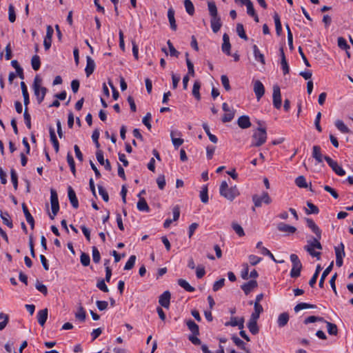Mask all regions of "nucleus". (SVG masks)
<instances>
[{
  "mask_svg": "<svg viewBox=\"0 0 353 353\" xmlns=\"http://www.w3.org/2000/svg\"><path fill=\"white\" fill-rule=\"evenodd\" d=\"M259 127H258L253 132L252 136V142L251 146L260 147L263 145L267 140L266 128L261 127V123L259 122Z\"/></svg>",
  "mask_w": 353,
  "mask_h": 353,
  "instance_id": "obj_1",
  "label": "nucleus"
},
{
  "mask_svg": "<svg viewBox=\"0 0 353 353\" xmlns=\"http://www.w3.org/2000/svg\"><path fill=\"white\" fill-rule=\"evenodd\" d=\"M219 193L221 196H223L226 199L232 201L237 196L239 195V192L236 185L229 188L228 183L225 181L221 182Z\"/></svg>",
  "mask_w": 353,
  "mask_h": 353,
  "instance_id": "obj_2",
  "label": "nucleus"
},
{
  "mask_svg": "<svg viewBox=\"0 0 353 353\" xmlns=\"http://www.w3.org/2000/svg\"><path fill=\"white\" fill-rule=\"evenodd\" d=\"M290 260L292 263V268L290 272V276L292 278H297L301 274V271L302 269L301 262L299 260L298 256L295 254H292L290 255Z\"/></svg>",
  "mask_w": 353,
  "mask_h": 353,
  "instance_id": "obj_3",
  "label": "nucleus"
},
{
  "mask_svg": "<svg viewBox=\"0 0 353 353\" xmlns=\"http://www.w3.org/2000/svg\"><path fill=\"white\" fill-rule=\"evenodd\" d=\"M252 201L254 204V207L259 208L262 205L263 203L266 205L271 203L272 199L267 192H263L261 196L258 194H254L252 196Z\"/></svg>",
  "mask_w": 353,
  "mask_h": 353,
  "instance_id": "obj_4",
  "label": "nucleus"
},
{
  "mask_svg": "<svg viewBox=\"0 0 353 353\" xmlns=\"http://www.w3.org/2000/svg\"><path fill=\"white\" fill-rule=\"evenodd\" d=\"M50 202L52 214H50V217L51 219H54L59 210L58 195L56 190L54 189H51L50 190Z\"/></svg>",
  "mask_w": 353,
  "mask_h": 353,
  "instance_id": "obj_5",
  "label": "nucleus"
},
{
  "mask_svg": "<svg viewBox=\"0 0 353 353\" xmlns=\"http://www.w3.org/2000/svg\"><path fill=\"white\" fill-rule=\"evenodd\" d=\"M324 159L336 174L339 176H344L345 174V171L342 167L339 165L336 161H334L328 156H324Z\"/></svg>",
  "mask_w": 353,
  "mask_h": 353,
  "instance_id": "obj_6",
  "label": "nucleus"
},
{
  "mask_svg": "<svg viewBox=\"0 0 353 353\" xmlns=\"http://www.w3.org/2000/svg\"><path fill=\"white\" fill-rule=\"evenodd\" d=\"M273 105L276 109H280L281 107V95L280 87L278 85L273 86V94H272Z\"/></svg>",
  "mask_w": 353,
  "mask_h": 353,
  "instance_id": "obj_7",
  "label": "nucleus"
},
{
  "mask_svg": "<svg viewBox=\"0 0 353 353\" xmlns=\"http://www.w3.org/2000/svg\"><path fill=\"white\" fill-rule=\"evenodd\" d=\"M305 221L307 227L312 230V232L314 233L315 237H318V239H321V230L319 228V226L315 223V222L310 218H306Z\"/></svg>",
  "mask_w": 353,
  "mask_h": 353,
  "instance_id": "obj_8",
  "label": "nucleus"
},
{
  "mask_svg": "<svg viewBox=\"0 0 353 353\" xmlns=\"http://www.w3.org/2000/svg\"><path fill=\"white\" fill-rule=\"evenodd\" d=\"M254 92L258 101H259L265 94V88L259 80H256L254 82Z\"/></svg>",
  "mask_w": 353,
  "mask_h": 353,
  "instance_id": "obj_9",
  "label": "nucleus"
},
{
  "mask_svg": "<svg viewBox=\"0 0 353 353\" xmlns=\"http://www.w3.org/2000/svg\"><path fill=\"white\" fill-rule=\"evenodd\" d=\"M170 292L169 291H165L162 294L160 295L159 303L162 307L168 309L170 307Z\"/></svg>",
  "mask_w": 353,
  "mask_h": 353,
  "instance_id": "obj_10",
  "label": "nucleus"
},
{
  "mask_svg": "<svg viewBox=\"0 0 353 353\" xmlns=\"http://www.w3.org/2000/svg\"><path fill=\"white\" fill-rule=\"evenodd\" d=\"M225 326H237L239 330L244 328V318L237 319L236 317H231L230 321L225 323Z\"/></svg>",
  "mask_w": 353,
  "mask_h": 353,
  "instance_id": "obj_11",
  "label": "nucleus"
},
{
  "mask_svg": "<svg viewBox=\"0 0 353 353\" xmlns=\"http://www.w3.org/2000/svg\"><path fill=\"white\" fill-rule=\"evenodd\" d=\"M175 136L181 137V133L178 131H171V132H170V137H171V139H172L173 145L174 146V148L176 149H177L179 146H181L183 143L184 141L181 138H176Z\"/></svg>",
  "mask_w": 353,
  "mask_h": 353,
  "instance_id": "obj_12",
  "label": "nucleus"
},
{
  "mask_svg": "<svg viewBox=\"0 0 353 353\" xmlns=\"http://www.w3.org/2000/svg\"><path fill=\"white\" fill-rule=\"evenodd\" d=\"M68 194L70 202L72 207L75 209L79 208V201L76 196V193L71 186H69L68 188Z\"/></svg>",
  "mask_w": 353,
  "mask_h": 353,
  "instance_id": "obj_13",
  "label": "nucleus"
},
{
  "mask_svg": "<svg viewBox=\"0 0 353 353\" xmlns=\"http://www.w3.org/2000/svg\"><path fill=\"white\" fill-rule=\"evenodd\" d=\"M237 124L242 129H247L252 125L250 117L247 115L241 116L237 120Z\"/></svg>",
  "mask_w": 353,
  "mask_h": 353,
  "instance_id": "obj_14",
  "label": "nucleus"
},
{
  "mask_svg": "<svg viewBox=\"0 0 353 353\" xmlns=\"http://www.w3.org/2000/svg\"><path fill=\"white\" fill-rule=\"evenodd\" d=\"M48 315V310L47 308L39 310L37 312V318L39 324L43 326L47 321Z\"/></svg>",
  "mask_w": 353,
  "mask_h": 353,
  "instance_id": "obj_15",
  "label": "nucleus"
},
{
  "mask_svg": "<svg viewBox=\"0 0 353 353\" xmlns=\"http://www.w3.org/2000/svg\"><path fill=\"white\" fill-rule=\"evenodd\" d=\"M258 286L257 281L256 280H251L248 283H245L241 285V289L244 293L248 295L252 290Z\"/></svg>",
  "mask_w": 353,
  "mask_h": 353,
  "instance_id": "obj_16",
  "label": "nucleus"
},
{
  "mask_svg": "<svg viewBox=\"0 0 353 353\" xmlns=\"http://www.w3.org/2000/svg\"><path fill=\"white\" fill-rule=\"evenodd\" d=\"M86 67L85 68V72L87 77H89L92 74L95 68V63L94 60L89 56L86 57Z\"/></svg>",
  "mask_w": 353,
  "mask_h": 353,
  "instance_id": "obj_17",
  "label": "nucleus"
},
{
  "mask_svg": "<svg viewBox=\"0 0 353 353\" xmlns=\"http://www.w3.org/2000/svg\"><path fill=\"white\" fill-rule=\"evenodd\" d=\"M277 229L280 232H284L288 234H293L296 231V228L294 226H292L284 223H279L277 225Z\"/></svg>",
  "mask_w": 353,
  "mask_h": 353,
  "instance_id": "obj_18",
  "label": "nucleus"
},
{
  "mask_svg": "<svg viewBox=\"0 0 353 353\" xmlns=\"http://www.w3.org/2000/svg\"><path fill=\"white\" fill-rule=\"evenodd\" d=\"M34 90V94L36 96L37 102L39 104H40L43 101L48 90L46 88L42 87V88H38L36 90V92H35V90Z\"/></svg>",
  "mask_w": 353,
  "mask_h": 353,
  "instance_id": "obj_19",
  "label": "nucleus"
},
{
  "mask_svg": "<svg viewBox=\"0 0 353 353\" xmlns=\"http://www.w3.org/2000/svg\"><path fill=\"white\" fill-rule=\"evenodd\" d=\"M312 157L315 159V160L318 163H322L323 159H324V157L321 154V148L319 145H314L312 148Z\"/></svg>",
  "mask_w": 353,
  "mask_h": 353,
  "instance_id": "obj_20",
  "label": "nucleus"
},
{
  "mask_svg": "<svg viewBox=\"0 0 353 353\" xmlns=\"http://www.w3.org/2000/svg\"><path fill=\"white\" fill-rule=\"evenodd\" d=\"M211 28L214 33H216L221 29L222 26L220 17H211L210 20Z\"/></svg>",
  "mask_w": 353,
  "mask_h": 353,
  "instance_id": "obj_21",
  "label": "nucleus"
},
{
  "mask_svg": "<svg viewBox=\"0 0 353 353\" xmlns=\"http://www.w3.org/2000/svg\"><path fill=\"white\" fill-rule=\"evenodd\" d=\"M22 210L26 216V219L27 222L30 225L32 229H34V220L31 214L30 213L26 205L23 203H22Z\"/></svg>",
  "mask_w": 353,
  "mask_h": 353,
  "instance_id": "obj_22",
  "label": "nucleus"
},
{
  "mask_svg": "<svg viewBox=\"0 0 353 353\" xmlns=\"http://www.w3.org/2000/svg\"><path fill=\"white\" fill-rule=\"evenodd\" d=\"M223 43L222 44L223 52L224 53L227 54L228 55H230L231 45L230 43L229 36L226 33H225L223 36Z\"/></svg>",
  "mask_w": 353,
  "mask_h": 353,
  "instance_id": "obj_23",
  "label": "nucleus"
},
{
  "mask_svg": "<svg viewBox=\"0 0 353 353\" xmlns=\"http://www.w3.org/2000/svg\"><path fill=\"white\" fill-rule=\"evenodd\" d=\"M257 321L255 319H249V321L248 323V328L249 329V331L254 335H256L259 332V328L257 325Z\"/></svg>",
  "mask_w": 353,
  "mask_h": 353,
  "instance_id": "obj_24",
  "label": "nucleus"
},
{
  "mask_svg": "<svg viewBox=\"0 0 353 353\" xmlns=\"http://www.w3.org/2000/svg\"><path fill=\"white\" fill-rule=\"evenodd\" d=\"M186 325L192 334L195 336H198L199 334V325L194 321L191 319L188 320L186 321Z\"/></svg>",
  "mask_w": 353,
  "mask_h": 353,
  "instance_id": "obj_25",
  "label": "nucleus"
},
{
  "mask_svg": "<svg viewBox=\"0 0 353 353\" xmlns=\"http://www.w3.org/2000/svg\"><path fill=\"white\" fill-rule=\"evenodd\" d=\"M168 20L170 22L171 29L173 30H176L177 26L176 24L175 18H174V10H173L172 8H170L168 9Z\"/></svg>",
  "mask_w": 353,
  "mask_h": 353,
  "instance_id": "obj_26",
  "label": "nucleus"
},
{
  "mask_svg": "<svg viewBox=\"0 0 353 353\" xmlns=\"http://www.w3.org/2000/svg\"><path fill=\"white\" fill-rule=\"evenodd\" d=\"M333 265H334V262L332 261L330 264V265L327 268H326L325 270L323 272V273L321 274V276L320 278V280H319V285L320 288H323V287L325 279L327 277V276L332 271Z\"/></svg>",
  "mask_w": 353,
  "mask_h": 353,
  "instance_id": "obj_27",
  "label": "nucleus"
},
{
  "mask_svg": "<svg viewBox=\"0 0 353 353\" xmlns=\"http://www.w3.org/2000/svg\"><path fill=\"white\" fill-rule=\"evenodd\" d=\"M50 141L52 143L55 152H58L59 150V143L57 139L54 130L52 127L50 128Z\"/></svg>",
  "mask_w": 353,
  "mask_h": 353,
  "instance_id": "obj_28",
  "label": "nucleus"
},
{
  "mask_svg": "<svg viewBox=\"0 0 353 353\" xmlns=\"http://www.w3.org/2000/svg\"><path fill=\"white\" fill-rule=\"evenodd\" d=\"M232 340L234 342V343L240 349L245 351L247 353H251L250 350L246 349L245 343L238 336H236V335H233L232 336Z\"/></svg>",
  "mask_w": 353,
  "mask_h": 353,
  "instance_id": "obj_29",
  "label": "nucleus"
},
{
  "mask_svg": "<svg viewBox=\"0 0 353 353\" xmlns=\"http://www.w3.org/2000/svg\"><path fill=\"white\" fill-rule=\"evenodd\" d=\"M20 85H21V91H22V94H23V103H24V105H25V108H26V107L28 106V103L30 102L29 94H28V89H27L26 85V83L23 81L21 82Z\"/></svg>",
  "mask_w": 353,
  "mask_h": 353,
  "instance_id": "obj_30",
  "label": "nucleus"
},
{
  "mask_svg": "<svg viewBox=\"0 0 353 353\" xmlns=\"http://www.w3.org/2000/svg\"><path fill=\"white\" fill-rule=\"evenodd\" d=\"M254 311L252 313L250 319L258 320L261 313L263 311V307L260 303H256L254 305Z\"/></svg>",
  "mask_w": 353,
  "mask_h": 353,
  "instance_id": "obj_31",
  "label": "nucleus"
},
{
  "mask_svg": "<svg viewBox=\"0 0 353 353\" xmlns=\"http://www.w3.org/2000/svg\"><path fill=\"white\" fill-rule=\"evenodd\" d=\"M289 321V314L287 312L281 313L278 318V325L280 327L285 326Z\"/></svg>",
  "mask_w": 353,
  "mask_h": 353,
  "instance_id": "obj_32",
  "label": "nucleus"
},
{
  "mask_svg": "<svg viewBox=\"0 0 353 353\" xmlns=\"http://www.w3.org/2000/svg\"><path fill=\"white\" fill-rule=\"evenodd\" d=\"M137 209L139 211L143 212H149L150 208L145 201V199L143 197H140L139 201L137 202Z\"/></svg>",
  "mask_w": 353,
  "mask_h": 353,
  "instance_id": "obj_33",
  "label": "nucleus"
},
{
  "mask_svg": "<svg viewBox=\"0 0 353 353\" xmlns=\"http://www.w3.org/2000/svg\"><path fill=\"white\" fill-rule=\"evenodd\" d=\"M0 216H1V219H2V221H3V223L5 225H6L10 228H13V224H12V220L10 219V216L8 212H1Z\"/></svg>",
  "mask_w": 353,
  "mask_h": 353,
  "instance_id": "obj_34",
  "label": "nucleus"
},
{
  "mask_svg": "<svg viewBox=\"0 0 353 353\" xmlns=\"http://www.w3.org/2000/svg\"><path fill=\"white\" fill-rule=\"evenodd\" d=\"M178 284L183 288L187 292H192L195 290V288L191 286L189 283L185 279H180L178 280Z\"/></svg>",
  "mask_w": 353,
  "mask_h": 353,
  "instance_id": "obj_35",
  "label": "nucleus"
},
{
  "mask_svg": "<svg viewBox=\"0 0 353 353\" xmlns=\"http://www.w3.org/2000/svg\"><path fill=\"white\" fill-rule=\"evenodd\" d=\"M253 52L255 59L260 61L262 64H265L264 55L261 53L256 45L253 46Z\"/></svg>",
  "mask_w": 353,
  "mask_h": 353,
  "instance_id": "obj_36",
  "label": "nucleus"
},
{
  "mask_svg": "<svg viewBox=\"0 0 353 353\" xmlns=\"http://www.w3.org/2000/svg\"><path fill=\"white\" fill-rule=\"evenodd\" d=\"M316 305H312V304L306 303H298L294 307V310L295 312H298L301 310L313 309V308H316Z\"/></svg>",
  "mask_w": 353,
  "mask_h": 353,
  "instance_id": "obj_37",
  "label": "nucleus"
},
{
  "mask_svg": "<svg viewBox=\"0 0 353 353\" xmlns=\"http://www.w3.org/2000/svg\"><path fill=\"white\" fill-rule=\"evenodd\" d=\"M273 17L275 23L276 34L280 36L282 32V26L280 21V17L277 13H275Z\"/></svg>",
  "mask_w": 353,
  "mask_h": 353,
  "instance_id": "obj_38",
  "label": "nucleus"
},
{
  "mask_svg": "<svg viewBox=\"0 0 353 353\" xmlns=\"http://www.w3.org/2000/svg\"><path fill=\"white\" fill-rule=\"evenodd\" d=\"M335 125L337 128V129L341 131L342 133H350V129L345 125L343 121L341 120H336L335 121Z\"/></svg>",
  "mask_w": 353,
  "mask_h": 353,
  "instance_id": "obj_39",
  "label": "nucleus"
},
{
  "mask_svg": "<svg viewBox=\"0 0 353 353\" xmlns=\"http://www.w3.org/2000/svg\"><path fill=\"white\" fill-rule=\"evenodd\" d=\"M327 332L330 335L336 336L338 334V327L334 323L326 322Z\"/></svg>",
  "mask_w": 353,
  "mask_h": 353,
  "instance_id": "obj_40",
  "label": "nucleus"
},
{
  "mask_svg": "<svg viewBox=\"0 0 353 353\" xmlns=\"http://www.w3.org/2000/svg\"><path fill=\"white\" fill-rule=\"evenodd\" d=\"M201 88V83L198 81H196L194 83L193 88H192V94L193 96L197 99H201V95L199 92V90Z\"/></svg>",
  "mask_w": 353,
  "mask_h": 353,
  "instance_id": "obj_41",
  "label": "nucleus"
},
{
  "mask_svg": "<svg viewBox=\"0 0 353 353\" xmlns=\"http://www.w3.org/2000/svg\"><path fill=\"white\" fill-rule=\"evenodd\" d=\"M31 65L32 69L35 71L38 70L41 66L40 58L38 55L35 54L32 57Z\"/></svg>",
  "mask_w": 353,
  "mask_h": 353,
  "instance_id": "obj_42",
  "label": "nucleus"
},
{
  "mask_svg": "<svg viewBox=\"0 0 353 353\" xmlns=\"http://www.w3.org/2000/svg\"><path fill=\"white\" fill-rule=\"evenodd\" d=\"M208 10L211 17H218L217 8L214 1L208 2Z\"/></svg>",
  "mask_w": 353,
  "mask_h": 353,
  "instance_id": "obj_43",
  "label": "nucleus"
},
{
  "mask_svg": "<svg viewBox=\"0 0 353 353\" xmlns=\"http://www.w3.org/2000/svg\"><path fill=\"white\" fill-rule=\"evenodd\" d=\"M344 244L343 243H341L338 246H336L334 248L335 254L336 257H344L345 254L344 251Z\"/></svg>",
  "mask_w": 353,
  "mask_h": 353,
  "instance_id": "obj_44",
  "label": "nucleus"
},
{
  "mask_svg": "<svg viewBox=\"0 0 353 353\" xmlns=\"http://www.w3.org/2000/svg\"><path fill=\"white\" fill-rule=\"evenodd\" d=\"M75 317L81 321H85L86 314L85 311L82 305H79L77 312L75 314Z\"/></svg>",
  "mask_w": 353,
  "mask_h": 353,
  "instance_id": "obj_45",
  "label": "nucleus"
},
{
  "mask_svg": "<svg viewBox=\"0 0 353 353\" xmlns=\"http://www.w3.org/2000/svg\"><path fill=\"white\" fill-rule=\"evenodd\" d=\"M67 161L68 163V165L70 168L71 172H72L73 175L75 176L76 174V168H75V163L74 160L73 159V157L70 153H68L67 154Z\"/></svg>",
  "mask_w": 353,
  "mask_h": 353,
  "instance_id": "obj_46",
  "label": "nucleus"
},
{
  "mask_svg": "<svg viewBox=\"0 0 353 353\" xmlns=\"http://www.w3.org/2000/svg\"><path fill=\"white\" fill-rule=\"evenodd\" d=\"M184 6L186 12L191 16H192L194 13V7L193 3L190 0H185L184 1Z\"/></svg>",
  "mask_w": 353,
  "mask_h": 353,
  "instance_id": "obj_47",
  "label": "nucleus"
},
{
  "mask_svg": "<svg viewBox=\"0 0 353 353\" xmlns=\"http://www.w3.org/2000/svg\"><path fill=\"white\" fill-rule=\"evenodd\" d=\"M236 32H237L239 37H241V39H243L245 41H247L248 39V38L245 32L243 24L238 23L236 25Z\"/></svg>",
  "mask_w": 353,
  "mask_h": 353,
  "instance_id": "obj_48",
  "label": "nucleus"
},
{
  "mask_svg": "<svg viewBox=\"0 0 353 353\" xmlns=\"http://www.w3.org/2000/svg\"><path fill=\"white\" fill-rule=\"evenodd\" d=\"M296 185L302 188H306L307 187V183L306 182L305 178L303 176H299L295 179Z\"/></svg>",
  "mask_w": 353,
  "mask_h": 353,
  "instance_id": "obj_49",
  "label": "nucleus"
},
{
  "mask_svg": "<svg viewBox=\"0 0 353 353\" xmlns=\"http://www.w3.org/2000/svg\"><path fill=\"white\" fill-rule=\"evenodd\" d=\"M200 198L201 201L203 203H207L208 202V186L204 185L202 188V190L200 192Z\"/></svg>",
  "mask_w": 353,
  "mask_h": 353,
  "instance_id": "obj_50",
  "label": "nucleus"
},
{
  "mask_svg": "<svg viewBox=\"0 0 353 353\" xmlns=\"http://www.w3.org/2000/svg\"><path fill=\"white\" fill-rule=\"evenodd\" d=\"M307 206L308 207V209H306V214H318L319 210V208L314 205L312 203L307 201Z\"/></svg>",
  "mask_w": 353,
  "mask_h": 353,
  "instance_id": "obj_51",
  "label": "nucleus"
},
{
  "mask_svg": "<svg viewBox=\"0 0 353 353\" xmlns=\"http://www.w3.org/2000/svg\"><path fill=\"white\" fill-rule=\"evenodd\" d=\"M92 260L94 263H99L101 260V254L97 247L93 246L92 248Z\"/></svg>",
  "mask_w": 353,
  "mask_h": 353,
  "instance_id": "obj_52",
  "label": "nucleus"
},
{
  "mask_svg": "<svg viewBox=\"0 0 353 353\" xmlns=\"http://www.w3.org/2000/svg\"><path fill=\"white\" fill-rule=\"evenodd\" d=\"M8 19L11 23H14L16 20L14 7L12 4L8 6Z\"/></svg>",
  "mask_w": 353,
  "mask_h": 353,
  "instance_id": "obj_53",
  "label": "nucleus"
},
{
  "mask_svg": "<svg viewBox=\"0 0 353 353\" xmlns=\"http://www.w3.org/2000/svg\"><path fill=\"white\" fill-rule=\"evenodd\" d=\"M80 261L83 266H88L90 263V256L85 252H81V254L80 256Z\"/></svg>",
  "mask_w": 353,
  "mask_h": 353,
  "instance_id": "obj_54",
  "label": "nucleus"
},
{
  "mask_svg": "<svg viewBox=\"0 0 353 353\" xmlns=\"http://www.w3.org/2000/svg\"><path fill=\"white\" fill-rule=\"evenodd\" d=\"M232 228L239 236H243L245 235L243 228L237 223H232Z\"/></svg>",
  "mask_w": 353,
  "mask_h": 353,
  "instance_id": "obj_55",
  "label": "nucleus"
},
{
  "mask_svg": "<svg viewBox=\"0 0 353 353\" xmlns=\"http://www.w3.org/2000/svg\"><path fill=\"white\" fill-rule=\"evenodd\" d=\"M135 261H136V256L135 255L130 256L128 261H127V263H125V265L124 266V270H131L134 267Z\"/></svg>",
  "mask_w": 353,
  "mask_h": 353,
  "instance_id": "obj_56",
  "label": "nucleus"
},
{
  "mask_svg": "<svg viewBox=\"0 0 353 353\" xmlns=\"http://www.w3.org/2000/svg\"><path fill=\"white\" fill-rule=\"evenodd\" d=\"M11 181L13 184L14 190H17L18 188V176L16 171L14 169L10 170Z\"/></svg>",
  "mask_w": 353,
  "mask_h": 353,
  "instance_id": "obj_57",
  "label": "nucleus"
},
{
  "mask_svg": "<svg viewBox=\"0 0 353 353\" xmlns=\"http://www.w3.org/2000/svg\"><path fill=\"white\" fill-rule=\"evenodd\" d=\"M23 117H24L25 123L26 125V127L28 129H31V127H32V125H31V117H30V114L28 113V107L25 108L24 112H23Z\"/></svg>",
  "mask_w": 353,
  "mask_h": 353,
  "instance_id": "obj_58",
  "label": "nucleus"
},
{
  "mask_svg": "<svg viewBox=\"0 0 353 353\" xmlns=\"http://www.w3.org/2000/svg\"><path fill=\"white\" fill-rule=\"evenodd\" d=\"M221 81L223 86L225 89L226 91H229L231 90V87L230 85V81L228 77L226 75H221Z\"/></svg>",
  "mask_w": 353,
  "mask_h": 353,
  "instance_id": "obj_59",
  "label": "nucleus"
},
{
  "mask_svg": "<svg viewBox=\"0 0 353 353\" xmlns=\"http://www.w3.org/2000/svg\"><path fill=\"white\" fill-rule=\"evenodd\" d=\"M225 280L224 278H221L219 280L216 281L213 285V287H212L213 291L216 292L219 290H220L221 288H223L225 284Z\"/></svg>",
  "mask_w": 353,
  "mask_h": 353,
  "instance_id": "obj_60",
  "label": "nucleus"
},
{
  "mask_svg": "<svg viewBox=\"0 0 353 353\" xmlns=\"http://www.w3.org/2000/svg\"><path fill=\"white\" fill-rule=\"evenodd\" d=\"M98 190L99 193L102 196L103 201L108 202L109 201V195L107 191L101 185H98Z\"/></svg>",
  "mask_w": 353,
  "mask_h": 353,
  "instance_id": "obj_61",
  "label": "nucleus"
},
{
  "mask_svg": "<svg viewBox=\"0 0 353 353\" xmlns=\"http://www.w3.org/2000/svg\"><path fill=\"white\" fill-rule=\"evenodd\" d=\"M167 44H168V48H169L170 56L178 57L179 55V52L174 48V47L173 44L172 43V42L170 40H168L167 41Z\"/></svg>",
  "mask_w": 353,
  "mask_h": 353,
  "instance_id": "obj_62",
  "label": "nucleus"
},
{
  "mask_svg": "<svg viewBox=\"0 0 353 353\" xmlns=\"http://www.w3.org/2000/svg\"><path fill=\"white\" fill-rule=\"evenodd\" d=\"M338 46L341 49L347 50L350 48V46L347 43L346 40L343 37L338 38Z\"/></svg>",
  "mask_w": 353,
  "mask_h": 353,
  "instance_id": "obj_63",
  "label": "nucleus"
},
{
  "mask_svg": "<svg viewBox=\"0 0 353 353\" xmlns=\"http://www.w3.org/2000/svg\"><path fill=\"white\" fill-rule=\"evenodd\" d=\"M234 117V111H230L229 112H226L225 114H223V116L222 117V121L223 123L230 122L233 119Z\"/></svg>",
  "mask_w": 353,
  "mask_h": 353,
  "instance_id": "obj_64",
  "label": "nucleus"
}]
</instances>
